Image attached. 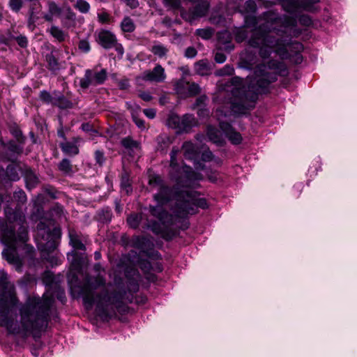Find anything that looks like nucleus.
Masks as SVG:
<instances>
[{
	"mask_svg": "<svg viewBox=\"0 0 357 357\" xmlns=\"http://www.w3.org/2000/svg\"><path fill=\"white\" fill-rule=\"evenodd\" d=\"M20 169V167L16 164H10L7 166L6 171H4L3 168L0 169V176H2L3 174H5L8 179L10 181H17L20 179L18 172Z\"/></svg>",
	"mask_w": 357,
	"mask_h": 357,
	"instance_id": "obj_18",
	"label": "nucleus"
},
{
	"mask_svg": "<svg viewBox=\"0 0 357 357\" xmlns=\"http://www.w3.org/2000/svg\"><path fill=\"white\" fill-rule=\"evenodd\" d=\"M10 131L18 142L22 143L24 142V138L22 135V132L17 126L13 125L10 126Z\"/></svg>",
	"mask_w": 357,
	"mask_h": 357,
	"instance_id": "obj_43",
	"label": "nucleus"
},
{
	"mask_svg": "<svg viewBox=\"0 0 357 357\" xmlns=\"http://www.w3.org/2000/svg\"><path fill=\"white\" fill-rule=\"evenodd\" d=\"M246 10L249 12H255L256 10V3L254 1L249 0L245 2Z\"/></svg>",
	"mask_w": 357,
	"mask_h": 357,
	"instance_id": "obj_63",
	"label": "nucleus"
},
{
	"mask_svg": "<svg viewBox=\"0 0 357 357\" xmlns=\"http://www.w3.org/2000/svg\"><path fill=\"white\" fill-rule=\"evenodd\" d=\"M121 26L122 31L124 32L130 33L134 31L135 29V25L133 22V20L128 17H126L123 20L121 24Z\"/></svg>",
	"mask_w": 357,
	"mask_h": 357,
	"instance_id": "obj_34",
	"label": "nucleus"
},
{
	"mask_svg": "<svg viewBox=\"0 0 357 357\" xmlns=\"http://www.w3.org/2000/svg\"><path fill=\"white\" fill-rule=\"evenodd\" d=\"M188 91L185 97L195 96L201 93V87L195 82H190L188 86Z\"/></svg>",
	"mask_w": 357,
	"mask_h": 357,
	"instance_id": "obj_37",
	"label": "nucleus"
},
{
	"mask_svg": "<svg viewBox=\"0 0 357 357\" xmlns=\"http://www.w3.org/2000/svg\"><path fill=\"white\" fill-rule=\"evenodd\" d=\"M164 5L174 11L179 10L181 14V10L185 9L182 6L181 0H163Z\"/></svg>",
	"mask_w": 357,
	"mask_h": 357,
	"instance_id": "obj_33",
	"label": "nucleus"
},
{
	"mask_svg": "<svg viewBox=\"0 0 357 357\" xmlns=\"http://www.w3.org/2000/svg\"><path fill=\"white\" fill-rule=\"evenodd\" d=\"M234 72V68L229 65L225 66L222 68L217 71L216 74L219 76L231 75Z\"/></svg>",
	"mask_w": 357,
	"mask_h": 357,
	"instance_id": "obj_48",
	"label": "nucleus"
},
{
	"mask_svg": "<svg viewBox=\"0 0 357 357\" xmlns=\"http://www.w3.org/2000/svg\"><path fill=\"white\" fill-rule=\"evenodd\" d=\"M4 212L6 220L0 218V234L9 248L4 250L2 255L9 264L15 265L16 269L20 271L22 262L17 254L15 244L17 242L24 243L28 239L25 216L21 211L9 207H6Z\"/></svg>",
	"mask_w": 357,
	"mask_h": 357,
	"instance_id": "obj_5",
	"label": "nucleus"
},
{
	"mask_svg": "<svg viewBox=\"0 0 357 357\" xmlns=\"http://www.w3.org/2000/svg\"><path fill=\"white\" fill-rule=\"evenodd\" d=\"M265 22L253 29L248 39V44L252 47L259 49V55L263 59L268 58L275 52L281 59L294 57L296 63H301L303 56L301 52L303 50L302 43L291 41L284 36L286 33L282 28L296 27L297 20L289 15L279 16L272 11L264 13Z\"/></svg>",
	"mask_w": 357,
	"mask_h": 357,
	"instance_id": "obj_2",
	"label": "nucleus"
},
{
	"mask_svg": "<svg viewBox=\"0 0 357 357\" xmlns=\"http://www.w3.org/2000/svg\"><path fill=\"white\" fill-rule=\"evenodd\" d=\"M142 79L144 81L162 82L166 79L165 68L161 65L157 64L152 70H145L142 74Z\"/></svg>",
	"mask_w": 357,
	"mask_h": 357,
	"instance_id": "obj_13",
	"label": "nucleus"
},
{
	"mask_svg": "<svg viewBox=\"0 0 357 357\" xmlns=\"http://www.w3.org/2000/svg\"><path fill=\"white\" fill-rule=\"evenodd\" d=\"M53 104L61 109L72 107L73 103L63 96L54 98Z\"/></svg>",
	"mask_w": 357,
	"mask_h": 357,
	"instance_id": "obj_32",
	"label": "nucleus"
},
{
	"mask_svg": "<svg viewBox=\"0 0 357 357\" xmlns=\"http://www.w3.org/2000/svg\"><path fill=\"white\" fill-rule=\"evenodd\" d=\"M48 12L54 15H59L61 13V8L53 1H47Z\"/></svg>",
	"mask_w": 357,
	"mask_h": 357,
	"instance_id": "obj_44",
	"label": "nucleus"
},
{
	"mask_svg": "<svg viewBox=\"0 0 357 357\" xmlns=\"http://www.w3.org/2000/svg\"><path fill=\"white\" fill-rule=\"evenodd\" d=\"M220 127L233 144H238L241 142L242 137L241 134L234 131L229 123L220 121Z\"/></svg>",
	"mask_w": 357,
	"mask_h": 357,
	"instance_id": "obj_15",
	"label": "nucleus"
},
{
	"mask_svg": "<svg viewBox=\"0 0 357 357\" xmlns=\"http://www.w3.org/2000/svg\"><path fill=\"white\" fill-rule=\"evenodd\" d=\"M59 169L64 173H69L72 171L70 161L68 159H63L59 164Z\"/></svg>",
	"mask_w": 357,
	"mask_h": 357,
	"instance_id": "obj_45",
	"label": "nucleus"
},
{
	"mask_svg": "<svg viewBox=\"0 0 357 357\" xmlns=\"http://www.w3.org/2000/svg\"><path fill=\"white\" fill-rule=\"evenodd\" d=\"M51 215L56 218H60L64 215V210L62 205L55 203L50 209Z\"/></svg>",
	"mask_w": 357,
	"mask_h": 357,
	"instance_id": "obj_38",
	"label": "nucleus"
},
{
	"mask_svg": "<svg viewBox=\"0 0 357 357\" xmlns=\"http://www.w3.org/2000/svg\"><path fill=\"white\" fill-rule=\"evenodd\" d=\"M151 52L160 59H166L169 53V47L160 42H153V45L150 48Z\"/></svg>",
	"mask_w": 357,
	"mask_h": 357,
	"instance_id": "obj_19",
	"label": "nucleus"
},
{
	"mask_svg": "<svg viewBox=\"0 0 357 357\" xmlns=\"http://www.w3.org/2000/svg\"><path fill=\"white\" fill-rule=\"evenodd\" d=\"M207 136L209 140L213 143L220 144L222 142L220 132L218 130V129L212 126H208L207 127Z\"/></svg>",
	"mask_w": 357,
	"mask_h": 357,
	"instance_id": "obj_24",
	"label": "nucleus"
},
{
	"mask_svg": "<svg viewBox=\"0 0 357 357\" xmlns=\"http://www.w3.org/2000/svg\"><path fill=\"white\" fill-rule=\"evenodd\" d=\"M180 132H188L198 125V121L192 114H185L181 117Z\"/></svg>",
	"mask_w": 357,
	"mask_h": 357,
	"instance_id": "obj_16",
	"label": "nucleus"
},
{
	"mask_svg": "<svg viewBox=\"0 0 357 357\" xmlns=\"http://www.w3.org/2000/svg\"><path fill=\"white\" fill-rule=\"evenodd\" d=\"M139 96L144 101L149 102L152 100L153 97L148 91H140Z\"/></svg>",
	"mask_w": 357,
	"mask_h": 357,
	"instance_id": "obj_62",
	"label": "nucleus"
},
{
	"mask_svg": "<svg viewBox=\"0 0 357 357\" xmlns=\"http://www.w3.org/2000/svg\"><path fill=\"white\" fill-rule=\"evenodd\" d=\"M149 184L158 190L153 195V199L158 203V206H150L149 209L151 214L157 218L159 222L154 221L148 227L155 234L160 235L166 240H170L174 236L172 226L175 223V218L165 211L162 206L168 204L172 199H175L176 206L174 208V213L177 217L178 195L185 191V189H179L178 186H183L178 185L177 183L172 188L168 186L159 175L151 176Z\"/></svg>",
	"mask_w": 357,
	"mask_h": 357,
	"instance_id": "obj_4",
	"label": "nucleus"
},
{
	"mask_svg": "<svg viewBox=\"0 0 357 357\" xmlns=\"http://www.w3.org/2000/svg\"><path fill=\"white\" fill-rule=\"evenodd\" d=\"M158 146L157 150L165 152L172 143L170 138L166 135H160L156 139Z\"/></svg>",
	"mask_w": 357,
	"mask_h": 357,
	"instance_id": "obj_28",
	"label": "nucleus"
},
{
	"mask_svg": "<svg viewBox=\"0 0 357 357\" xmlns=\"http://www.w3.org/2000/svg\"><path fill=\"white\" fill-rule=\"evenodd\" d=\"M70 244L76 250H85L86 247L83 243L82 236L75 231H69Z\"/></svg>",
	"mask_w": 357,
	"mask_h": 357,
	"instance_id": "obj_21",
	"label": "nucleus"
},
{
	"mask_svg": "<svg viewBox=\"0 0 357 357\" xmlns=\"http://www.w3.org/2000/svg\"><path fill=\"white\" fill-rule=\"evenodd\" d=\"M142 216V214L134 213L129 215L127 218V222L129 226L133 229H136L138 227Z\"/></svg>",
	"mask_w": 357,
	"mask_h": 357,
	"instance_id": "obj_35",
	"label": "nucleus"
},
{
	"mask_svg": "<svg viewBox=\"0 0 357 357\" xmlns=\"http://www.w3.org/2000/svg\"><path fill=\"white\" fill-rule=\"evenodd\" d=\"M195 3L189 10H181V17L183 20L191 24L196 20L206 15L209 9V3L207 0H189Z\"/></svg>",
	"mask_w": 357,
	"mask_h": 357,
	"instance_id": "obj_11",
	"label": "nucleus"
},
{
	"mask_svg": "<svg viewBox=\"0 0 357 357\" xmlns=\"http://www.w3.org/2000/svg\"><path fill=\"white\" fill-rule=\"evenodd\" d=\"M132 117L133 121L135 122V123L139 128H141V129L145 128L144 121L143 119H140L135 114H132Z\"/></svg>",
	"mask_w": 357,
	"mask_h": 357,
	"instance_id": "obj_57",
	"label": "nucleus"
},
{
	"mask_svg": "<svg viewBox=\"0 0 357 357\" xmlns=\"http://www.w3.org/2000/svg\"><path fill=\"white\" fill-rule=\"evenodd\" d=\"M273 69L284 75L287 72L284 64L275 60L268 63V66L260 65L255 70V77L248 87L243 79L234 77L222 84V90L227 93L224 105L216 109V116H227L231 114H243L253 108L258 94L268 91L269 85L277 80V73L270 72Z\"/></svg>",
	"mask_w": 357,
	"mask_h": 357,
	"instance_id": "obj_1",
	"label": "nucleus"
},
{
	"mask_svg": "<svg viewBox=\"0 0 357 357\" xmlns=\"http://www.w3.org/2000/svg\"><path fill=\"white\" fill-rule=\"evenodd\" d=\"M96 162L100 166H102L105 161V157L104 155V153L100 150L96 151L94 153Z\"/></svg>",
	"mask_w": 357,
	"mask_h": 357,
	"instance_id": "obj_53",
	"label": "nucleus"
},
{
	"mask_svg": "<svg viewBox=\"0 0 357 357\" xmlns=\"http://www.w3.org/2000/svg\"><path fill=\"white\" fill-rule=\"evenodd\" d=\"M107 78V71L102 68L98 70L96 68L87 69L84 76L79 80V86L83 89H88L90 86L102 84Z\"/></svg>",
	"mask_w": 357,
	"mask_h": 357,
	"instance_id": "obj_12",
	"label": "nucleus"
},
{
	"mask_svg": "<svg viewBox=\"0 0 357 357\" xmlns=\"http://www.w3.org/2000/svg\"><path fill=\"white\" fill-rule=\"evenodd\" d=\"M23 176L25 180L26 186L29 190L35 188L39 183L38 176L30 168H24L23 170Z\"/></svg>",
	"mask_w": 357,
	"mask_h": 357,
	"instance_id": "obj_17",
	"label": "nucleus"
},
{
	"mask_svg": "<svg viewBox=\"0 0 357 357\" xmlns=\"http://www.w3.org/2000/svg\"><path fill=\"white\" fill-rule=\"evenodd\" d=\"M188 84L189 82L182 78L176 82L174 89L178 95L185 97Z\"/></svg>",
	"mask_w": 357,
	"mask_h": 357,
	"instance_id": "obj_31",
	"label": "nucleus"
},
{
	"mask_svg": "<svg viewBox=\"0 0 357 357\" xmlns=\"http://www.w3.org/2000/svg\"><path fill=\"white\" fill-rule=\"evenodd\" d=\"M116 38L109 31L101 30L97 33L96 41L105 49L113 48L116 45Z\"/></svg>",
	"mask_w": 357,
	"mask_h": 357,
	"instance_id": "obj_14",
	"label": "nucleus"
},
{
	"mask_svg": "<svg viewBox=\"0 0 357 357\" xmlns=\"http://www.w3.org/2000/svg\"><path fill=\"white\" fill-rule=\"evenodd\" d=\"M178 153V150L174 147L170 153L171 176L184 188H194V181L199 179V175L189 167L179 166L176 159Z\"/></svg>",
	"mask_w": 357,
	"mask_h": 357,
	"instance_id": "obj_8",
	"label": "nucleus"
},
{
	"mask_svg": "<svg viewBox=\"0 0 357 357\" xmlns=\"http://www.w3.org/2000/svg\"><path fill=\"white\" fill-rule=\"evenodd\" d=\"M18 303L14 284L9 281L7 273L0 270V326L6 327L9 333H18V329L13 327V319L8 316L10 309Z\"/></svg>",
	"mask_w": 357,
	"mask_h": 357,
	"instance_id": "obj_7",
	"label": "nucleus"
},
{
	"mask_svg": "<svg viewBox=\"0 0 357 357\" xmlns=\"http://www.w3.org/2000/svg\"><path fill=\"white\" fill-rule=\"evenodd\" d=\"M45 61L47 63V68L50 70L56 72L60 69V63L52 53L47 54L45 56Z\"/></svg>",
	"mask_w": 357,
	"mask_h": 357,
	"instance_id": "obj_30",
	"label": "nucleus"
},
{
	"mask_svg": "<svg viewBox=\"0 0 357 357\" xmlns=\"http://www.w3.org/2000/svg\"><path fill=\"white\" fill-rule=\"evenodd\" d=\"M180 122H181V117L177 115H171L169 116L167 119V125L169 127H172L173 128L178 129V132H180Z\"/></svg>",
	"mask_w": 357,
	"mask_h": 357,
	"instance_id": "obj_40",
	"label": "nucleus"
},
{
	"mask_svg": "<svg viewBox=\"0 0 357 357\" xmlns=\"http://www.w3.org/2000/svg\"><path fill=\"white\" fill-rule=\"evenodd\" d=\"M177 218H184L188 214H194L196 208H206L207 202L204 198L197 197L196 192L185 189L178 195Z\"/></svg>",
	"mask_w": 357,
	"mask_h": 357,
	"instance_id": "obj_10",
	"label": "nucleus"
},
{
	"mask_svg": "<svg viewBox=\"0 0 357 357\" xmlns=\"http://www.w3.org/2000/svg\"><path fill=\"white\" fill-rule=\"evenodd\" d=\"M196 33L203 39L208 40L213 35V30L211 28L197 29Z\"/></svg>",
	"mask_w": 357,
	"mask_h": 357,
	"instance_id": "obj_41",
	"label": "nucleus"
},
{
	"mask_svg": "<svg viewBox=\"0 0 357 357\" xmlns=\"http://www.w3.org/2000/svg\"><path fill=\"white\" fill-rule=\"evenodd\" d=\"M319 0H301V8L305 10L314 12L316 8L314 4L319 2Z\"/></svg>",
	"mask_w": 357,
	"mask_h": 357,
	"instance_id": "obj_36",
	"label": "nucleus"
},
{
	"mask_svg": "<svg viewBox=\"0 0 357 357\" xmlns=\"http://www.w3.org/2000/svg\"><path fill=\"white\" fill-rule=\"evenodd\" d=\"M132 289L127 292L119 287H113L106 283L105 278L100 273L96 276H86L80 289L83 301L89 307L96 304L97 314L103 320H109L116 315L126 313L128 303L132 300L131 291L138 289L137 282H132Z\"/></svg>",
	"mask_w": 357,
	"mask_h": 357,
	"instance_id": "obj_3",
	"label": "nucleus"
},
{
	"mask_svg": "<svg viewBox=\"0 0 357 357\" xmlns=\"http://www.w3.org/2000/svg\"><path fill=\"white\" fill-rule=\"evenodd\" d=\"M98 20L101 23H107L110 20L109 15L106 12H102L98 14Z\"/></svg>",
	"mask_w": 357,
	"mask_h": 357,
	"instance_id": "obj_60",
	"label": "nucleus"
},
{
	"mask_svg": "<svg viewBox=\"0 0 357 357\" xmlns=\"http://www.w3.org/2000/svg\"><path fill=\"white\" fill-rule=\"evenodd\" d=\"M54 299L52 297L29 296L20 309V323L25 332L41 331L47 325L50 308Z\"/></svg>",
	"mask_w": 357,
	"mask_h": 357,
	"instance_id": "obj_6",
	"label": "nucleus"
},
{
	"mask_svg": "<svg viewBox=\"0 0 357 357\" xmlns=\"http://www.w3.org/2000/svg\"><path fill=\"white\" fill-rule=\"evenodd\" d=\"M49 33L59 42H63L68 37V33L56 26H52L48 30Z\"/></svg>",
	"mask_w": 357,
	"mask_h": 357,
	"instance_id": "obj_29",
	"label": "nucleus"
},
{
	"mask_svg": "<svg viewBox=\"0 0 357 357\" xmlns=\"http://www.w3.org/2000/svg\"><path fill=\"white\" fill-rule=\"evenodd\" d=\"M9 151L12 154H20L22 152L23 148L20 144H16L14 142H10L8 146Z\"/></svg>",
	"mask_w": 357,
	"mask_h": 357,
	"instance_id": "obj_46",
	"label": "nucleus"
},
{
	"mask_svg": "<svg viewBox=\"0 0 357 357\" xmlns=\"http://www.w3.org/2000/svg\"><path fill=\"white\" fill-rule=\"evenodd\" d=\"M182 150L185 158L192 160L197 155V148L191 142H185L182 146Z\"/></svg>",
	"mask_w": 357,
	"mask_h": 357,
	"instance_id": "obj_22",
	"label": "nucleus"
},
{
	"mask_svg": "<svg viewBox=\"0 0 357 357\" xmlns=\"http://www.w3.org/2000/svg\"><path fill=\"white\" fill-rule=\"evenodd\" d=\"M43 191L47 193L51 198L56 199L58 191L52 185H46L43 186Z\"/></svg>",
	"mask_w": 357,
	"mask_h": 357,
	"instance_id": "obj_49",
	"label": "nucleus"
},
{
	"mask_svg": "<svg viewBox=\"0 0 357 357\" xmlns=\"http://www.w3.org/2000/svg\"><path fill=\"white\" fill-rule=\"evenodd\" d=\"M13 38L16 40L20 47L22 48L26 47L28 45V40L26 36L20 35L16 37H13Z\"/></svg>",
	"mask_w": 357,
	"mask_h": 357,
	"instance_id": "obj_54",
	"label": "nucleus"
},
{
	"mask_svg": "<svg viewBox=\"0 0 357 357\" xmlns=\"http://www.w3.org/2000/svg\"><path fill=\"white\" fill-rule=\"evenodd\" d=\"M60 147L63 153L69 155H75L79 153V149L76 142H66L61 143Z\"/></svg>",
	"mask_w": 357,
	"mask_h": 357,
	"instance_id": "obj_25",
	"label": "nucleus"
},
{
	"mask_svg": "<svg viewBox=\"0 0 357 357\" xmlns=\"http://www.w3.org/2000/svg\"><path fill=\"white\" fill-rule=\"evenodd\" d=\"M52 220H50L48 225L43 221H40L36 227V240L38 248L43 252L47 253L54 251L57 245V239L60 236V229L54 228L51 229L50 225Z\"/></svg>",
	"mask_w": 357,
	"mask_h": 357,
	"instance_id": "obj_9",
	"label": "nucleus"
},
{
	"mask_svg": "<svg viewBox=\"0 0 357 357\" xmlns=\"http://www.w3.org/2000/svg\"><path fill=\"white\" fill-rule=\"evenodd\" d=\"M40 99L45 102H47V103L52 102L53 103V102H54V98H52L50 93L45 91H43L40 93Z\"/></svg>",
	"mask_w": 357,
	"mask_h": 357,
	"instance_id": "obj_56",
	"label": "nucleus"
},
{
	"mask_svg": "<svg viewBox=\"0 0 357 357\" xmlns=\"http://www.w3.org/2000/svg\"><path fill=\"white\" fill-rule=\"evenodd\" d=\"M226 60V56L222 52H217L215 55V61L218 63H222Z\"/></svg>",
	"mask_w": 357,
	"mask_h": 357,
	"instance_id": "obj_64",
	"label": "nucleus"
},
{
	"mask_svg": "<svg viewBox=\"0 0 357 357\" xmlns=\"http://www.w3.org/2000/svg\"><path fill=\"white\" fill-rule=\"evenodd\" d=\"M22 0H10L9 6L15 12H18L22 7Z\"/></svg>",
	"mask_w": 357,
	"mask_h": 357,
	"instance_id": "obj_50",
	"label": "nucleus"
},
{
	"mask_svg": "<svg viewBox=\"0 0 357 357\" xmlns=\"http://www.w3.org/2000/svg\"><path fill=\"white\" fill-rule=\"evenodd\" d=\"M282 6L285 11L289 13H295L301 8V0H281Z\"/></svg>",
	"mask_w": 357,
	"mask_h": 357,
	"instance_id": "obj_23",
	"label": "nucleus"
},
{
	"mask_svg": "<svg viewBox=\"0 0 357 357\" xmlns=\"http://www.w3.org/2000/svg\"><path fill=\"white\" fill-rule=\"evenodd\" d=\"M197 54V50L194 47H188L185 51V56L187 58H194Z\"/></svg>",
	"mask_w": 357,
	"mask_h": 357,
	"instance_id": "obj_58",
	"label": "nucleus"
},
{
	"mask_svg": "<svg viewBox=\"0 0 357 357\" xmlns=\"http://www.w3.org/2000/svg\"><path fill=\"white\" fill-rule=\"evenodd\" d=\"M78 48L82 52L87 53L90 51L91 46L87 40L83 39L79 40L78 44Z\"/></svg>",
	"mask_w": 357,
	"mask_h": 357,
	"instance_id": "obj_51",
	"label": "nucleus"
},
{
	"mask_svg": "<svg viewBox=\"0 0 357 357\" xmlns=\"http://www.w3.org/2000/svg\"><path fill=\"white\" fill-rule=\"evenodd\" d=\"M144 241V238H141L139 236H137L132 241V245L133 247L138 248V249H142V243Z\"/></svg>",
	"mask_w": 357,
	"mask_h": 357,
	"instance_id": "obj_59",
	"label": "nucleus"
},
{
	"mask_svg": "<svg viewBox=\"0 0 357 357\" xmlns=\"http://www.w3.org/2000/svg\"><path fill=\"white\" fill-rule=\"evenodd\" d=\"M121 144L130 154L135 151H139L141 149L140 143L130 137L122 139Z\"/></svg>",
	"mask_w": 357,
	"mask_h": 357,
	"instance_id": "obj_20",
	"label": "nucleus"
},
{
	"mask_svg": "<svg viewBox=\"0 0 357 357\" xmlns=\"http://www.w3.org/2000/svg\"><path fill=\"white\" fill-rule=\"evenodd\" d=\"M208 100V98L206 95H202L199 96L192 107V109H195L196 107H203L205 106L206 102Z\"/></svg>",
	"mask_w": 357,
	"mask_h": 357,
	"instance_id": "obj_52",
	"label": "nucleus"
},
{
	"mask_svg": "<svg viewBox=\"0 0 357 357\" xmlns=\"http://www.w3.org/2000/svg\"><path fill=\"white\" fill-rule=\"evenodd\" d=\"M118 86L121 90L128 89L130 87L129 80L128 79H121L118 82Z\"/></svg>",
	"mask_w": 357,
	"mask_h": 357,
	"instance_id": "obj_61",
	"label": "nucleus"
},
{
	"mask_svg": "<svg viewBox=\"0 0 357 357\" xmlns=\"http://www.w3.org/2000/svg\"><path fill=\"white\" fill-rule=\"evenodd\" d=\"M248 37V32L245 29L237 30L235 33V40L238 43H241Z\"/></svg>",
	"mask_w": 357,
	"mask_h": 357,
	"instance_id": "obj_47",
	"label": "nucleus"
},
{
	"mask_svg": "<svg viewBox=\"0 0 357 357\" xmlns=\"http://www.w3.org/2000/svg\"><path fill=\"white\" fill-rule=\"evenodd\" d=\"M195 71L197 74L204 75L207 73L208 70L207 63L204 60H200L195 63Z\"/></svg>",
	"mask_w": 357,
	"mask_h": 357,
	"instance_id": "obj_39",
	"label": "nucleus"
},
{
	"mask_svg": "<svg viewBox=\"0 0 357 357\" xmlns=\"http://www.w3.org/2000/svg\"><path fill=\"white\" fill-rule=\"evenodd\" d=\"M75 7L82 13H88L90 9L89 3L84 0H77Z\"/></svg>",
	"mask_w": 357,
	"mask_h": 357,
	"instance_id": "obj_42",
	"label": "nucleus"
},
{
	"mask_svg": "<svg viewBox=\"0 0 357 357\" xmlns=\"http://www.w3.org/2000/svg\"><path fill=\"white\" fill-rule=\"evenodd\" d=\"M298 21L301 25L305 26H309L312 23L311 17L307 15H301L298 18Z\"/></svg>",
	"mask_w": 357,
	"mask_h": 357,
	"instance_id": "obj_55",
	"label": "nucleus"
},
{
	"mask_svg": "<svg viewBox=\"0 0 357 357\" xmlns=\"http://www.w3.org/2000/svg\"><path fill=\"white\" fill-rule=\"evenodd\" d=\"M121 188L126 195H129L132 189L130 181V176L127 171L124 170L121 177Z\"/></svg>",
	"mask_w": 357,
	"mask_h": 357,
	"instance_id": "obj_26",
	"label": "nucleus"
},
{
	"mask_svg": "<svg viewBox=\"0 0 357 357\" xmlns=\"http://www.w3.org/2000/svg\"><path fill=\"white\" fill-rule=\"evenodd\" d=\"M75 13L70 9H68L61 20L63 27L67 29L73 27L75 24Z\"/></svg>",
	"mask_w": 357,
	"mask_h": 357,
	"instance_id": "obj_27",
	"label": "nucleus"
}]
</instances>
